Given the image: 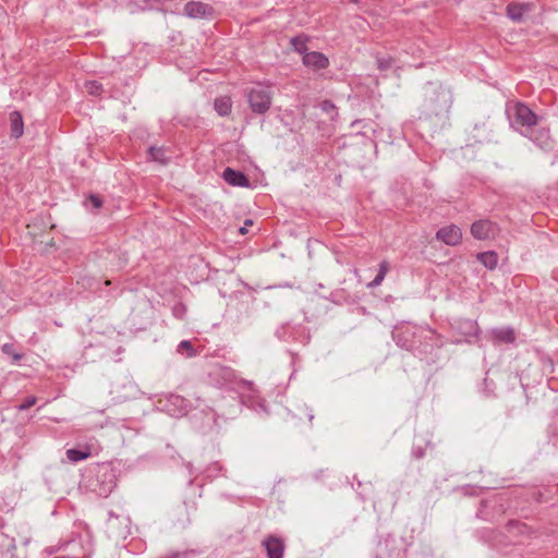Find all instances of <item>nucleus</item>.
Here are the masks:
<instances>
[{
    "instance_id": "nucleus-31",
    "label": "nucleus",
    "mask_w": 558,
    "mask_h": 558,
    "mask_svg": "<svg viewBox=\"0 0 558 558\" xmlns=\"http://www.w3.org/2000/svg\"><path fill=\"white\" fill-rule=\"evenodd\" d=\"M186 306L181 302H178L172 306V314L178 319H183L186 315Z\"/></svg>"
},
{
    "instance_id": "nucleus-36",
    "label": "nucleus",
    "mask_w": 558,
    "mask_h": 558,
    "mask_svg": "<svg viewBox=\"0 0 558 558\" xmlns=\"http://www.w3.org/2000/svg\"><path fill=\"white\" fill-rule=\"evenodd\" d=\"M89 202L95 208H100L102 206V198L99 195L90 194L89 195Z\"/></svg>"
},
{
    "instance_id": "nucleus-15",
    "label": "nucleus",
    "mask_w": 558,
    "mask_h": 558,
    "mask_svg": "<svg viewBox=\"0 0 558 558\" xmlns=\"http://www.w3.org/2000/svg\"><path fill=\"white\" fill-rule=\"evenodd\" d=\"M532 10H533V4L532 3L510 2L507 5L506 12H507V16L511 21L520 23V22L523 21L524 14L531 12Z\"/></svg>"
},
{
    "instance_id": "nucleus-14",
    "label": "nucleus",
    "mask_w": 558,
    "mask_h": 558,
    "mask_svg": "<svg viewBox=\"0 0 558 558\" xmlns=\"http://www.w3.org/2000/svg\"><path fill=\"white\" fill-rule=\"evenodd\" d=\"M223 180L232 186L247 187L250 180L244 172L227 167L222 173Z\"/></svg>"
},
{
    "instance_id": "nucleus-27",
    "label": "nucleus",
    "mask_w": 558,
    "mask_h": 558,
    "mask_svg": "<svg viewBox=\"0 0 558 558\" xmlns=\"http://www.w3.org/2000/svg\"><path fill=\"white\" fill-rule=\"evenodd\" d=\"M85 88L89 95H94V96L100 95L104 90L101 83H99L97 81H87L85 83Z\"/></svg>"
},
{
    "instance_id": "nucleus-6",
    "label": "nucleus",
    "mask_w": 558,
    "mask_h": 558,
    "mask_svg": "<svg viewBox=\"0 0 558 558\" xmlns=\"http://www.w3.org/2000/svg\"><path fill=\"white\" fill-rule=\"evenodd\" d=\"M498 232V226L489 219L476 220L471 226V234L481 241L493 239Z\"/></svg>"
},
{
    "instance_id": "nucleus-29",
    "label": "nucleus",
    "mask_w": 558,
    "mask_h": 558,
    "mask_svg": "<svg viewBox=\"0 0 558 558\" xmlns=\"http://www.w3.org/2000/svg\"><path fill=\"white\" fill-rule=\"evenodd\" d=\"M320 109L326 112L331 119L335 118V116L338 114L337 112V107L335 106V104L329 100V99H325L322 101L320 104Z\"/></svg>"
},
{
    "instance_id": "nucleus-28",
    "label": "nucleus",
    "mask_w": 558,
    "mask_h": 558,
    "mask_svg": "<svg viewBox=\"0 0 558 558\" xmlns=\"http://www.w3.org/2000/svg\"><path fill=\"white\" fill-rule=\"evenodd\" d=\"M109 519L112 520H124V521H130L131 518L128 513L124 512V510L122 509V507L120 506H117L116 509H111L109 512Z\"/></svg>"
},
{
    "instance_id": "nucleus-2",
    "label": "nucleus",
    "mask_w": 558,
    "mask_h": 558,
    "mask_svg": "<svg viewBox=\"0 0 558 558\" xmlns=\"http://www.w3.org/2000/svg\"><path fill=\"white\" fill-rule=\"evenodd\" d=\"M452 105L450 89L441 84L427 83L424 88V112L428 117H447Z\"/></svg>"
},
{
    "instance_id": "nucleus-10",
    "label": "nucleus",
    "mask_w": 558,
    "mask_h": 558,
    "mask_svg": "<svg viewBox=\"0 0 558 558\" xmlns=\"http://www.w3.org/2000/svg\"><path fill=\"white\" fill-rule=\"evenodd\" d=\"M457 329L461 335L464 336V341L469 344H473L476 342L480 335V327L477 323L473 319H459L457 322Z\"/></svg>"
},
{
    "instance_id": "nucleus-38",
    "label": "nucleus",
    "mask_w": 558,
    "mask_h": 558,
    "mask_svg": "<svg viewBox=\"0 0 558 558\" xmlns=\"http://www.w3.org/2000/svg\"><path fill=\"white\" fill-rule=\"evenodd\" d=\"M253 221L251 219L245 220V226L240 228V233L245 234L247 232V226H252Z\"/></svg>"
},
{
    "instance_id": "nucleus-26",
    "label": "nucleus",
    "mask_w": 558,
    "mask_h": 558,
    "mask_svg": "<svg viewBox=\"0 0 558 558\" xmlns=\"http://www.w3.org/2000/svg\"><path fill=\"white\" fill-rule=\"evenodd\" d=\"M306 43L307 37L303 35L294 36L291 38V45L294 48V50L299 53H306Z\"/></svg>"
},
{
    "instance_id": "nucleus-41",
    "label": "nucleus",
    "mask_w": 558,
    "mask_h": 558,
    "mask_svg": "<svg viewBox=\"0 0 558 558\" xmlns=\"http://www.w3.org/2000/svg\"><path fill=\"white\" fill-rule=\"evenodd\" d=\"M507 523L513 524V523H518V522L515 520L510 519V520H508Z\"/></svg>"
},
{
    "instance_id": "nucleus-19",
    "label": "nucleus",
    "mask_w": 558,
    "mask_h": 558,
    "mask_svg": "<svg viewBox=\"0 0 558 558\" xmlns=\"http://www.w3.org/2000/svg\"><path fill=\"white\" fill-rule=\"evenodd\" d=\"M65 456L69 461L73 463L81 462L86 460L92 456L90 449L88 447L85 448H71L65 451Z\"/></svg>"
},
{
    "instance_id": "nucleus-1",
    "label": "nucleus",
    "mask_w": 558,
    "mask_h": 558,
    "mask_svg": "<svg viewBox=\"0 0 558 558\" xmlns=\"http://www.w3.org/2000/svg\"><path fill=\"white\" fill-rule=\"evenodd\" d=\"M392 339L399 348L412 352L421 360L432 355L434 350L442 344L439 336L430 327L410 324L396 327Z\"/></svg>"
},
{
    "instance_id": "nucleus-34",
    "label": "nucleus",
    "mask_w": 558,
    "mask_h": 558,
    "mask_svg": "<svg viewBox=\"0 0 558 558\" xmlns=\"http://www.w3.org/2000/svg\"><path fill=\"white\" fill-rule=\"evenodd\" d=\"M287 486H288L287 481H283V480L278 481V482L275 484L274 488H272L271 495H272V496H276V497H277V499H279L281 492H282L284 488H287Z\"/></svg>"
},
{
    "instance_id": "nucleus-4",
    "label": "nucleus",
    "mask_w": 558,
    "mask_h": 558,
    "mask_svg": "<svg viewBox=\"0 0 558 558\" xmlns=\"http://www.w3.org/2000/svg\"><path fill=\"white\" fill-rule=\"evenodd\" d=\"M117 485V476L109 464H100L95 468L86 478L87 489L98 497H108Z\"/></svg>"
},
{
    "instance_id": "nucleus-3",
    "label": "nucleus",
    "mask_w": 558,
    "mask_h": 558,
    "mask_svg": "<svg viewBox=\"0 0 558 558\" xmlns=\"http://www.w3.org/2000/svg\"><path fill=\"white\" fill-rule=\"evenodd\" d=\"M510 126L522 136L529 134L531 128L538 126L542 117L537 116L527 105L515 101L507 107Z\"/></svg>"
},
{
    "instance_id": "nucleus-39",
    "label": "nucleus",
    "mask_w": 558,
    "mask_h": 558,
    "mask_svg": "<svg viewBox=\"0 0 558 558\" xmlns=\"http://www.w3.org/2000/svg\"><path fill=\"white\" fill-rule=\"evenodd\" d=\"M181 557V553L179 551H172L170 554H168L166 557L163 558H180Z\"/></svg>"
},
{
    "instance_id": "nucleus-21",
    "label": "nucleus",
    "mask_w": 558,
    "mask_h": 558,
    "mask_svg": "<svg viewBox=\"0 0 558 558\" xmlns=\"http://www.w3.org/2000/svg\"><path fill=\"white\" fill-rule=\"evenodd\" d=\"M210 375L221 377L225 383H233L235 379V372L229 366L217 365Z\"/></svg>"
},
{
    "instance_id": "nucleus-43",
    "label": "nucleus",
    "mask_w": 558,
    "mask_h": 558,
    "mask_svg": "<svg viewBox=\"0 0 558 558\" xmlns=\"http://www.w3.org/2000/svg\"><path fill=\"white\" fill-rule=\"evenodd\" d=\"M353 2H357L359 0H352Z\"/></svg>"
},
{
    "instance_id": "nucleus-35",
    "label": "nucleus",
    "mask_w": 558,
    "mask_h": 558,
    "mask_svg": "<svg viewBox=\"0 0 558 558\" xmlns=\"http://www.w3.org/2000/svg\"><path fill=\"white\" fill-rule=\"evenodd\" d=\"M426 454V449L423 446H413L412 448V457L414 459H422Z\"/></svg>"
},
{
    "instance_id": "nucleus-23",
    "label": "nucleus",
    "mask_w": 558,
    "mask_h": 558,
    "mask_svg": "<svg viewBox=\"0 0 558 558\" xmlns=\"http://www.w3.org/2000/svg\"><path fill=\"white\" fill-rule=\"evenodd\" d=\"M390 269V265L387 260H383L379 264L378 272L376 277L367 284L368 288H376L380 286Z\"/></svg>"
},
{
    "instance_id": "nucleus-11",
    "label": "nucleus",
    "mask_w": 558,
    "mask_h": 558,
    "mask_svg": "<svg viewBox=\"0 0 558 558\" xmlns=\"http://www.w3.org/2000/svg\"><path fill=\"white\" fill-rule=\"evenodd\" d=\"M492 341L494 344H511L515 342L517 336L512 327H499L490 330Z\"/></svg>"
},
{
    "instance_id": "nucleus-24",
    "label": "nucleus",
    "mask_w": 558,
    "mask_h": 558,
    "mask_svg": "<svg viewBox=\"0 0 558 558\" xmlns=\"http://www.w3.org/2000/svg\"><path fill=\"white\" fill-rule=\"evenodd\" d=\"M177 352L186 357H193L197 354V351L190 340H182L177 347Z\"/></svg>"
},
{
    "instance_id": "nucleus-7",
    "label": "nucleus",
    "mask_w": 558,
    "mask_h": 558,
    "mask_svg": "<svg viewBox=\"0 0 558 558\" xmlns=\"http://www.w3.org/2000/svg\"><path fill=\"white\" fill-rule=\"evenodd\" d=\"M523 136L527 137L543 150H549L553 147L554 142L551 140L550 132L547 128L539 125L531 128L530 133L524 134Z\"/></svg>"
},
{
    "instance_id": "nucleus-18",
    "label": "nucleus",
    "mask_w": 558,
    "mask_h": 558,
    "mask_svg": "<svg viewBox=\"0 0 558 558\" xmlns=\"http://www.w3.org/2000/svg\"><path fill=\"white\" fill-rule=\"evenodd\" d=\"M214 108L220 117H227L231 113L232 100L229 96H221L215 99Z\"/></svg>"
},
{
    "instance_id": "nucleus-32",
    "label": "nucleus",
    "mask_w": 558,
    "mask_h": 558,
    "mask_svg": "<svg viewBox=\"0 0 558 558\" xmlns=\"http://www.w3.org/2000/svg\"><path fill=\"white\" fill-rule=\"evenodd\" d=\"M37 402V398L34 397V396H28L26 397L22 403H20L17 405V410L19 411H26L28 409H31L32 407H34Z\"/></svg>"
},
{
    "instance_id": "nucleus-13",
    "label": "nucleus",
    "mask_w": 558,
    "mask_h": 558,
    "mask_svg": "<svg viewBox=\"0 0 558 558\" xmlns=\"http://www.w3.org/2000/svg\"><path fill=\"white\" fill-rule=\"evenodd\" d=\"M303 64L312 68L313 70H324L329 65L328 58L319 51L306 52L303 56Z\"/></svg>"
},
{
    "instance_id": "nucleus-5",
    "label": "nucleus",
    "mask_w": 558,
    "mask_h": 558,
    "mask_svg": "<svg viewBox=\"0 0 558 558\" xmlns=\"http://www.w3.org/2000/svg\"><path fill=\"white\" fill-rule=\"evenodd\" d=\"M251 110L256 114H265L271 107L272 92L269 85L262 83L251 87L246 93Z\"/></svg>"
},
{
    "instance_id": "nucleus-9",
    "label": "nucleus",
    "mask_w": 558,
    "mask_h": 558,
    "mask_svg": "<svg viewBox=\"0 0 558 558\" xmlns=\"http://www.w3.org/2000/svg\"><path fill=\"white\" fill-rule=\"evenodd\" d=\"M436 239L447 245L454 246L461 242L462 231L456 225L446 226L436 232Z\"/></svg>"
},
{
    "instance_id": "nucleus-22",
    "label": "nucleus",
    "mask_w": 558,
    "mask_h": 558,
    "mask_svg": "<svg viewBox=\"0 0 558 558\" xmlns=\"http://www.w3.org/2000/svg\"><path fill=\"white\" fill-rule=\"evenodd\" d=\"M356 493L362 500H368L375 497V488L372 482L363 483L357 481Z\"/></svg>"
},
{
    "instance_id": "nucleus-25",
    "label": "nucleus",
    "mask_w": 558,
    "mask_h": 558,
    "mask_svg": "<svg viewBox=\"0 0 558 558\" xmlns=\"http://www.w3.org/2000/svg\"><path fill=\"white\" fill-rule=\"evenodd\" d=\"M148 155L153 160L160 163H167L168 161V157L166 156V150L163 147L150 146L148 148Z\"/></svg>"
},
{
    "instance_id": "nucleus-16",
    "label": "nucleus",
    "mask_w": 558,
    "mask_h": 558,
    "mask_svg": "<svg viewBox=\"0 0 558 558\" xmlns=\"http://www.w3.org/2000/svg\"><path fill=\"white\" fill-rule=\"evenodd\" d=\"M497 506L501 507V504L499 502L498 498L482 500L481 507L477 510L476 517L483 521L494 520L495 517L493 514H490V510H495Z\"/></svg>"
},
{
    "instance_id": "nucleus-30",
    "label": "nucleus",
    "mask_w": 558,
    "mask_h": 558,
    "mask_svg": "<svg viewBox=\"0 0 558 558\" xmlns=\"http://www.w3.org/2000/svg\"><path fill=\"white\" fill-rule=\"evenodd\" d=\"M2 352L7 355L12 356L14 362H19L23 357V354L15 352L13 344L10 343L3 344Z\"/></svg>"
},
{
    "instance_id": "nucleus-42",
    "label": "nucleus",
    "mask_w": 558,
    "mask_h": 558,
    "mask_svg": "<svg viewBox=\"0 0 558 558\" xmlns=\"http://www.w3.org/2000/svg\"><path fill=\"white\" fill-rule=\"evenodd\" d=\"M175 400L183 402L184 400L181 397H175Z\"/></svg>"
},
{
    "instance_id": "nucleus-20",
    "label": "nucleus",
    "mask_w": 558,
    "mask_h": 558,
    "mask_svg": "<svg viewBox=\"0 0 558 558\" xmlns=\"http://www.w3.org/2000/svg\"><path fill=\"white\" fill-rule=\"evenodd\" d=\"M476 257L489 270H494L498 265V254L495 251L478 253Z\"/></svg>"
},
{
    "instance_id": "nucleus-40",
    "label": "nucleus",
    "mask_w": 558,
    "mask_h": 558,
    "mask_svg": "<svg viewBox=\"0 0 558 558\" xmlns=\"http://www.w3.org/2000/svg\"><path fill=\"white\" fill-rule=\"evenodd\" d=\"M532 496L537 502L542 501V494L539 492H533Z\"/></svg>"
},
{
    "instance_id": "nucleus-17",
    "label": "nucleus",
    "mask_w": 558,
    "mask_h": 558,
    "mask_svg": "<svg viewBox=\"0 0 558 558\" xmlns=\"http://www.w3.org/2000/svg\"><path fill=\"white\" fill-rule=\"evenodd\" d=\"M11 137L20 138L24 133L23 117L20 111L14 110L9 114Z\"/></svg>"
},
{
    "instance_id": "nucleus-33",
    "label": "nucleus",
    "mask_w": 558,
    "mask_h": 558,
    "mask_svg": "<svg viewBox=\"0 0 558 558\" xmlns=\"http://www.w3.org/2000/svg\"><path fill=\"white\" fill-rule=\"evenodd\" d=\"M222 471V465L219 462H214L205 470L206 476L215 477Z\"/></svg>"
},
{
    "instance_id": "nucleus-12",
    "label": "nucleus",
    "mask_w": 558,
    "mask_h": 558,
    "mask_svg": "<svg viewBox=\"0 0 558 558\" xmlns=\"http://www.w3.org/2000/svg\"><path fill=\"white\" fill-rule=\"evenodd\" d=\"M263 546L268 558H282L284 553V543L280 537L268 536L263 541Z\"/></svg>"
},
{
    "instance_id": "nucleus-37",
    "label": "nucleus",
    "mask_w": 558,
    "mask_h": 558,
    "mask_svg": "<svg viewBox=\"0 0 558 558\" xmlns=\"http://www.w3.org/2000/svg\"><path fill=\"white\" fill-rule=\"evenodd\" d=\"M389 65H390L389 61H386L384 59H378V68L380 70H385V69L389 68Z\"/></svg>"
},
{
    "instance_id": "nucleus-8",
    "label": "nucleus",
    "mask_w": 558,
    "mask_h": 558,
    "mask_svg": "<svg viewBox=\"0 0 558 558\" xmlns=\"http://www.w3.org/2000/svg\"><path fill=\"white\" fill-rule=\"evenodd\" d=\"M214 12L210 4L201 1H190L184 5V14L190 19H210Z\"/></svg>"
}]
</instances>
